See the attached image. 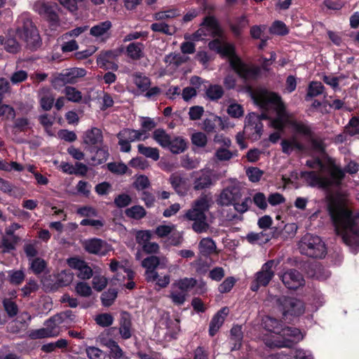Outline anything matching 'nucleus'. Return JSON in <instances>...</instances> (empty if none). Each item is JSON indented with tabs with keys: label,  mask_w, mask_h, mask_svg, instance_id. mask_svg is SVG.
I'll use <instances>...</instances> for the list:
<instances>
[{
	"label": "nucleus",
	"mask_w": 359,
	"mask_h": 359,
	"mask_svg": "<svg viewBox=\"0 0 359 359\" xmlns=\"http://www.w3.org/2000/svg\"><path fill=\"white\" fill-rule=\"evenodd\" d=\"M256 100L262 107L273 109V111L276 114L275 117L271 115L265 116L271 119V127L281 130L287 126L294 133L306 139L311 137L313 132L311 128L305 123L296 121L293 116L285 110V107L278 95L269 91H261L257 95Z\"/></svg>",
	"instance_id": "1"
},
{
	"label": "nucleus",
	"mask_w": 359,
	"mask_h": 359,
	"mask_svg": "<svg viewBox=\"0 0 359 359\" xmlns=\"http://www.w3.org/2000/svg\"><path fill=\"white\" fill-rule=\"evenodd\" d=\"M338 236L344 243L354 249L359 247V212L340 207L331 212Z\"/></svg>",
	"instance_id": "2"
},
{
	"label": "nucleus",
	"mask_w": 359,
	"mask_h": 359,
	"mask_svg": "<svg viewBox=\"0 0 359 359\" xmlns=\"http://www.w3.org/2000/svg\"><path fill=\"white\" fill-rule=\"evenodd\" d=\"M306 165L316 170L302 172L301 177L312 187L326 188L339 184L344 177V170L339 166L331 163L327 169L319 158L307 161Z\"/></svg>",
	"instance_id": "3"
},
{
	"label": "nucleus",
	"mask_w": 359,
	"mask_h": 359,
	"mask_svg": "<svg viewBox=\"0 0 359 359\" xmlns=\"http://www.w3.org/2000/svg\"><path fill=\"white\" fill-rule=\"evenodd\" d=\"M266 330L270 332V338L264 339L265 344L270 348L290 347L303 339V334L297 328L285 327L276 319L266 316L263 320Z\"/></svg>",
	"instance_id": "4"
},
{
	"label": "nucleus",
	"mask_w": 359,
	"mask_h": 359,
	"mask_svg": "<svg viewBox=\"0 0 359 359\" xmlns=\"http://www.w3.org/2000/svg\"><path fill=\"white\" fill-rule=\"evenodd\" d=\"M211 50H215L223 56L229 57L231 67L244 79H254L259 73V68L245 64L234 54L232 45L226 41L215 39L209 43Z\"/></svg>",
	"instance_id": "5"
},
{
	"label": "nucleus",
	"mask_w": 359,
	"mask_h": 359,
	"mask_svg": "<svg viewBox=\"0 0 359 359\" xmlns=\"http://www.w3.org/2000/svg\"><path fill=\"white\" fill-rule=\"evenodd\" d=\"M210 202L208 196H201L192 203L191 208L184 215L187 219L193 222L192 229L197 233H208L211 230L205 215L210 209Z\"/></svg>",
	"instance_id": "6"
},
{
	"label": "nucleus",
	"mask_w": 359,
	"mask_h": 359,
	"mask_svg": "<svg viewBox=\"0 0 359 359\" xmlns=\"http://www.w3.org/2000/svg\"><path fill=\"white\" fill-rule=\"evenodd\" d=\"M261 91H267L264 89H258L252 93V99L256 104H257L264 112L260 115L255 113H250L245 117V126L243 133L248 136V138L252 140H257L260 138L263 131V124L261 122L262 119H269L270 125L271 126V119L266 117V115H271L273 117L276 116L273 109L262 107L256 100V97Z\"/></svg>",
	"instance_id": "7"
},
{
	"label": "nucleus",
	"mask_w": 359,
	"mask_h": 359,
	"mask_svg": "<svg viewBox=\"0 0 359 359\" xmlns=\"http://www.w3.org/2000/svg\"><path fill=\"white\" fill-rule=\"evenodd\" d=\"M16 37L25 41L31 48L39 45V35L27 14L21 15L17 20Z\"/></svg>",
	"instance_id": "8"
},
{
	"label": "nucleus",
	"mask_w": 359,
	"mask_h": 359,
	"mask_svg": "<svg viewBox=\"0 0 359 359\" xmlns=\"http://www.w3.org/2000/svg\"><path fill=\"white\" fill-rule=\"evenodd\" d=\"M299 248L302 254L311 257L323 258L326 255V248L322 239L309 233L302 237Z\"/></svg>",
	"instance_id": "9"
},
{
	"label": "nucleus",
	"mask_w": 359,
	"mask_h": 359,
	"mask_svg": "<svg viewBox=\"0 0 359 359\" xmlns=\"http://www.w3.org/2000/svg\"><path fill=\"white\" fill-rule=\"evenodd\" d=\"M63 322L62 314L55 315L45 323V327L32 333L34 338L41 339L56 337L60 334V325Z\"/></svg>",
	"instance_id": "10"
},
{
	"label": "nucleus",
	"mask_w": 359,
	"mask_h": 359,
	"mask_svg": "<svg viewBox=\"0 0 359 359\" xmlns=\"http://www.w3.org/2000/svg\"><path fill=\"white\" fill-rule=\"evenodd\" d=\"M220 32L217 22L212 16L205 18L201 27L193 34V39L203 40V36L219 35Z\"/></svg>",
	"instance_id": "11"
},
{
	"label": "nucleus",
	"mask_w": 359,
	"mask_h": 359,
	"mask_svg": "<svg viewBox=\"0 0 359 359\" xmlns=\"http://www.w3.org/2000/svg\"><path fill=\"white\" fill-rule=\"evenodd\" d=\"M279 260L271 259L264 264L260 271L256 273V281L262 286H266L273 278Z\"/></svg>",
	"instance_id": "12"
},
{
	"label": "nucleus",
	"mask_w": 359,
	"mask_h": 359,
	"mask_svg": "<svg viewBox=\"0 0 359 359\" xmlns=\"http://www.w3.org/2000/svg\"><path fill=\"white\" fill-rule=\"evenodd\" d=\"M277 301L282 306L283 314L299 316L304 313V306L302 301L292 297H283Z\"/></svg>",
	"instance_id": "13"
},
{
	"label": "nucleus",
	"mask_w": 359,
	"mask_h": 359,
	"mask_svg": "<svg viewBox=\"0 0 359 359\" xmlns=\"http://www.w3.org/2000/svg\"><path fill=\"white\" fill-rule=\"evenodd\" d=\"M85 250L94 255L104 256L112 250L111 245L100 238H91L83 242Z\"/></svg>",
	"instance_id": "14"
},
{
	"label": "nucleus",
	"mask_w": 359,
	"mask_h": 359,
	"mask_svg": "<svg viewBox=\"0 0 359 359\" xmlns=\"http://www.w3.org/2000/svg\"><path fill=\"white\" fill-rule=\"evenodd\" d=\"M280 278L283 284L290 290H297L305 283L302 275L294 269L287 270L280 276Z\"/></svg>",
	"instance_id": "15"
},
{
	"label": "nucleus",
	"mask_w": 359,
	"mask_h": 359,
	"mask_svg": "<svg viewBox=\"0 0 359 359\" xmlns=\"http://www.w3.org/2000/svg\"><path fill=\"white\" fill-rule=\"evenodd\" d=\"M68 265L77 271L76 276L83 280L89 279L93 276L92 269L87 263L77 257H72L67 259Z\"/></svg>",
	"instance_id": "16"
},
{
	"label": "nucleus",
	"mask_w": 359,
	"mask_h": 359,
	"mask_svg": "<svg viewBox=\"0 0 359 359\" xmlns=\"http://www.w3.org/2000/svg\"><path fill=\"white\" fill-rule=\"evenodd\" d=\"M159 264V257L156 256H150L142 261L141 265L146 269L145 278L147 281H156L158 278V273L156 271V269Z\"/></svg>",
	"instance_id": "17"
},
{
	"label": "nucleus",
	"mask_w": 359,
	"mask_h": 359,
	"mask_svg": "<svg viewBox=\"0 0 359 359\" xmlns=\"http://www.w3.org/2000/svg\"><path fill=\"white\" fill-rule=\"evenodd\" d=\"M241 197V193L240 189L236 187H230L223 190L218 201L222 205H233Z\"/></svg>",
	"instance_id": "18"
},
{
	"label": "nucleus",
	"mask_w": 359,
	"mask_h": 359,
	"mask_svg": "<svg viewBox=\"0 0 359 359\" xmlns=\"http://www.w3.org/2000/svg\"><path fill=\"white\" fill-rule=\"evenodd\" d=\"M86 74V72L84 69L72 68L60 73L57 79L64 83H74L77 82L78 79L84 76Z\"/></svg>",
	"instance_id": "19"
},
{
	"label": "nucleus",
	"mask_w": 359,
	"mask_h": 359,
	"mask_svg": "<svg viewBox=\"0 0 359 359\" xmlns=\"http://www.w3.org/2000/svg\"><path fill=\"white\" fill-rule=\"evenodd\" d=\"M56 8V5L48 4L43 1H38L34 6L35 11L53 22L57 20V15L55 13Z\"/></svg>",
	"instance_id": "20"
},
{
	"label": "nucleus",
	"mask_w": 359,
	"mask_h": 359,
	"mask_svg": "<svg viewBox=\"0 0 359 359\" xmlns=\"http://www.w3.org/2000/svg\"><path fill=\"white\" fill-rule=\"evenodd\" d=\"M83 143L88 146H101L103 144V135L100 129L93 128L85 132L83 137Z\"/></svg>",
	"instance_id": "21"
},
{
	"label": "nucleus",
	"mask_w": 359,
	"mask_h": 359,
	"mask_svg": "<svg viewBox=\"0 0 359 359\" xmlns=\"http://www.w3.org/2000/svg\"><path fill=\"white\" fill-rule=\"evenodd\" d=\"M111 27V22L107 20L91 27L90 33L96 39L104 41L109 37Z\"/></svg>",
	"instance_id": "22"
},
{
	"label": "nucleus",
	"mask_w": 359,
	"mask_h": 359,
	"mask_svg": "<svg viewBox=\"0 0 359 359\" xmlns=\"http://www.w3.org/2000/svg\"><path fill=\"white\" fill-rule=\"evenodd\" d=\"M228 309L224 308L218 311L212 318L209 327V334L210 336L212 337L217 332L220 327L224 323V319L228 315Z\"/></svg>",
	"instance_id": "23"
},
{
	"label": "nucleus",
	"mask_w": 359,
	"mask_h": 359,
	"mask_svg": "<svg viewBox=\"0 0 359 359\" xmlns=\"http://www.w3.org/2000/svg\"><path fill=\"white\" fill-rule=\"evenodd\" d=\"M115 56L116 55L112 51L103 53L97 57V65L104 69L116 71L118 68V65L111 61Z\"/></svg>",
	"instance_id": "24"
},
{
	"label": "nucleus",
	"mask_w": 359,
	"mask_h": 359,
	"mask_svg": "<svg viewBox=\"0 0 359 359\" xmlns=\"http://www.w3.org/2000/svg\"><path fill=\"white\" fill-rule=\"evenodd\" d=\"M282 151L283 153L290 154L294 151H304L305 146L300 143L296 137H292L281 142Z\"/></svg>",
	"instance_id": "25"
},
{
	"label": "nucleus",
	"mask_w": 359,
	"mask_h": 359,
	"mask_svg": "<svg viewBox=\"0 0 359 359\" xmlns=\"http://www.w3.org/2000/svg\"><path fill=\"white\" fill-rule=\"evenodd\" d=\"M117 137H121L129 142L145 140L147 136L145 135V131L136 130L129 128H125L121 130Z\"/></svg>",
	"instance_id": "26"
},
{
	"label": "nucleus",
	"mask_w": 359,
	"mask_h": 359,
	"mask_svg": "<svg viewBox=\"0 0 359 359\" xmlns=\"http://www.w3.org/2000/svg\"><path fill=\"white\" fill-rule=\"evenodd\" d=\"M170 182L179 194H184L188 189L187 179L179 174H172L170 177Z\"/></svg>",
	"instance_id": "27"
},
{
	"label": "nucleus",
	"mask_w": 359,
	"mask_h": 359,
	"mask_svg": "<svg viewBox=\"0 0 359 359\" xmlns=\"http://www.w3.org/2000/svg\"><path fill=\"white\" fill-rule=\"evenodd\" d=\"M170 140L166 149H168L172 154H180L187 149V142L182 137L174 136L171 137Z\"/></svg>",
	"instance_id": "28"
},
{
	"label": "nucleus",
	"mask_w": 359,
	"mask_h": 359,
	"mask_svg": "<svg viewBox=\"0 0 359 359\" xmlns=\"http://www.w3.org/2000/svg\"><path fill=\"white\" fill-rule=\"evenodd\" d=\"M230 147H219L215 150L214 157L217 161H228L238 156V151L229 149Z\"/></svg>",
	"instance_id": "29"
},
{
	"label": "nucleus",
	"mask_w": 359,
	"mask_h": 359,
	"mask_svg": "<svg viewBox=\"0 0 359 359\" xmlns=\"http://www.w3.org/2000/svg\"><path fill=\"white\" fill-rule=\"evenodd\" d=\"M144 46L142 43H130L126 48V53L133 60H140L144 56Z\"/></svg>",
	"instance_id": "30"
},
{
	"label": "nucleus",
	"mask_w": 359,
	"mask_h": 359,
	"mask_svg": "<svg viewBox=\"0 0 359 359\" xmlns=\"http://www.w3.org/2000/svg\"><path fill=\"white\" fill-rule=\"evenodd\" d=\"M119 333L123 339H127L131 337V322L128 313L121 314Z\"/></svg>",
	"instance_id": "31"
},
{
	"label": "nucleus",
	"mask_w": 359,
	"mask_h": 359,
	"mask_svg": "<svg viewBox=\"0 0 359 359\" xmlns=\"http://www.w3.org/2000/svg\"><path fill=\"white\" fill-rule=\"evenodd\" d=\"M168 297L175 305L182 306L186 302L188 295L172 285Z\"/></svg>",
	"instance_id": "32"
},
{
	"label": "nucleus",
	"mask_w": 359,
	"mask_h": 359,
	"mask_svg": "<svg viewBox=\"0 0 359 359\" xmlns=\"http://www.w3.org/2000/svg\"><path fill=\"white\" fill-rule=\"evenodd\" d=\"M153 139L163 148L166 149L172 137L163 129L158 128L153 133Z\"/></svg>",
	"instance_id": "33"
},
{
	"label": "nucleus",
	"mask_w": 359,
	"mask_h": 359,
	"mask_svg": "<svg viewBox=\"0 0 359 359\" xmlns=\"http://www.w3.org/2000/svg\"><path fill=\"white\" fill-rule=\"evenodd\" d=\"M196 284V279L193 278H184L175 281L172 285L188 295L189 291L192 289Z\"/></svg>",
	"instance_id": "34"
},
{
	"label": "nucleus",
	"mask_w": 359,
	"mask_h": 359,
	"mask_svg": "<svg viewBox=\"0 0 359 359\" xmlns=\"http://www.w3.org/2000/svg\"><path fill=\"white\" fill-rule=\"evenodd\" d=\"M198 248L201 254L208 255L215 250L216 244L212 238H204L199 242Z\"/></svg>",
	"instance_id": "35"
},
{
	"label": "nucleus",
	"mask_w": 359,
	"mask_h": 359,
	"mask_svg": "<svg viewBox=\"0 0 359 359\" xmlns=\"http://www.w3.org/2000/svg\"><path fill=\"white\" fill-rule=\"evenodd\" d=\"M138 152L147 158H149L155 161L159 159V151L157 148L144 146V144H138Z\"/></svg>",
	"instance_id": "36"
},
{
	"label": "nucleus",
	"mask_w": 359,
	"mask_h": 359,
	"mask_svg": "<svg viewBox=\"0 0 359 359\" xmlns=\"http://www.w3.org/2000/svg\"><path fill=\"white\" fill-rule=\"evenodd\" d=\"M134 83L142 92L147 90L150 86V79L141 73H135L133 75Z\"/></svg>",
	"instance_id": "37"
},
{
	"label": "nucleus",
	"mask_w": 359,
	"mask_h": 359,
	"mask_svg": "<svg viewBox=\"0 0 359 359\" xmlns=\"http://www.w3.org/2000/svg\"><path fill=\"white\" fill-rule=\"evenodd\" d=\"M86 353L89 359H111L107 353L95 346H88Z\"/></svg>",
	"instance_id": "38"
},
{
	"label": "nucleus",
	"mask_w": 359,
	"mask_h": 359,
	"mask_svg": "<svg viewBox=\"0 0 359 359\" xmlns=\"http://www.w3.org/2000/svg\"><path fill=\"white\" fill-rule=\"evenodd\" d=\"M97 149L95 156H92L91 160L95 164H101L105 162L109 156L108 147L107 146L101 145Z\"/></svg>",
	"instance_id": "39"
},
{
	"label": "nucleus",
	"mask_w": 359,
	"mask_h": 359,
	"mask_svg": "<svg viewBox=\"0 0 359 359\" xmlns=\"http://www.w3.org/2000/svg\"><path fill=\"white\" fill-rule=\"evenodd\" d=\"M217 122L222 123L221 117L213 116L210 118H205L203 122L202 129L207 133L215 132L217 126Z\"/></svg>",
	"instance_id": "40"
},
{
	"label": "nucleus",
	"mask_w": 359,
	"mask_h": 359,
	"mask_svg": "<svg viewBox=\"0 0 359 359\" xmlns=\"http://www.w3.org/2000/svg\"><path fill=\"white\" fill-rule=\"evenodd\" d=\"M68 346V341L65 339H60L55 342H51L46 344H44L41 349L44 352L50 353L54 351L57 348L58 349H64Z\"/></svg>",
	"instance_id": "41"
},
{
	"label": "nucleus",
	"mask_w": 359,
	"mask_h": 359,
	"mask_svg": "<svg viewBox=\"0 0 359 359\" xmlns=\"http://www.w3.org/2000/svg\"><path fill=\"white\" fill-rule=\"evenodd\" d=\"M128 266V262L127 260L118 262L116 259H111L109 264V268L111 271L115 272L119 269H123L128 273L129 278H131L133 276V273L131 271L127 269Z\"/></svg>",
	"instance_id": "42"
},
{
	"label": "nucleus",
	"mask_w": 359,
	"mask_h": 359,
	"mask_svg": "<svg viewBox=\"0 0 359 359\" xmlns=\"http://www.w3.org/2000/svg\"><path fill=\"white\" fill-rule=\"evenodd\" d=\"M167 334L175 338L180 330V320L178 318H169L166 321Z\"/></svg>",
	"instance_id": "43"
},
{
	"label": "nucleus",
	"mask_w": 359,
	"mask_h": 359,
	"mask_svg": "<svg viewBox=\"0 0 359 359\" xmlns=\"http://www.w3.org/2000/svg\"><path fill=\"white\" fill-rule=\"evenodd\" d=\"M15 116V112L14 109L0 102V119L9 120L13 119Z\"/></svg>",
	"instance_id": "44"
},
{
	"label": "nucleus",
	"mask_w": 359,
	"mask_h": 359,
	"mask_svg": "<svg viewBox=\"0 0 359 359\" xmlns=\"http://www.w3.org/2000/svg\"><path fill=\"white\" fill-rule=\"evenodd\" d=\"M231 340L235 341V345L233 349H238L241 346L243 339L242 327L239 325H236L231 330Z\"/></svg>",
	"instance_id": "45"
},
{
	"label": "nucleus",
	"mask_w": 359,
	"mask_h": 359,
	"mask_svg": "<svg viewBox=\"0 0 359 359\" xmlns=\"http://www.w3.org/2000/svg\"><path fill=\"white\" fill-rule=\"evenodd\" d=\"M324 86L320 82L312 81L308 88L307 97H316L323 93Z\"/></svg>",
	"instance_id": "46"
},
{
	"label": "nucleus",
	"mask_w": 359,
	"mask_h": 359,
	"mask_svg": "<svg viewBox=\"0 0 359 359\" xmlns=\"http://www.w3.org/2000/svg\"><path fill=\"white\" fill-rule=\"evenodd\" d=\"M191 140L193 144L202 148L207 144L208 137L205 133L196 132L191 135Z\"/></svg>",
	"instance_id": "47"
},
{
	"label": "nucleus",
	"mask_w": 359,
	"mask_h": 359,
	"mask_svg": "<svg viewBox=\"0 0 359 359\" xmlns=\"http://www.w3.org/2000/svg\"><path fill=\"white\" fill-rule=\"evenodd\" d=\"M151 29L155 32H160L167 35H172L173 30L168 24L165 22H155L151 25Z\"/></svg>",
	"instance_id": "48"
},
{
	"label": "nucleus",
	"mask_w": 359,
	"mask_h": 359,
	"mask_svg": "<svg viewBox=\"0 0 359 359\" xmlns=\"http://www.w3.org/2000/svg\"><path fill=\"white\" fill-rule=\"evenodd\" d=\"M105 346L109 348L113 357L116 359H121L123 357V352L118 344L114 340H109Z\"/></svg>",
	"instance_id": "49"
},
{
	"label": "nucleus",
	"mask_w": 359,
	"mask_h": 359,
	"mask_svg": "<svg viewBox=\"0 0 359 359\" xmlns=\"http://www.w3.org/2000/svg\"><path fill=\"white\" fill-rule=\"evenodd\" d=\"M126 214L128 217L139 219L144 217L146 212L143 207L140 205H135L126 210Z\"/></svg>",
	"instance_id": "50"
},
{
	"label": "nucleus",
	"mask_w": 359,
	"mask_h": 359,
	"mask_svg": "<svg viewBox=\"0 0 359 359\" xmlns=\"http://www.w3.org/2000/svg\"><path fill=\"white\" fill-rule=\"evenodd\" d=\"M188 60L187 57L182 55L180 54L171 53L165 57V62L170 65L173 64L176 66H178Z\"/></svg>",
	"instance_id": "51"
},
{
	"label": "nucleus",
	"mask_w": 359,
	"mask_h": 359,
	"mask_svg": "<svg viewBox=\"0 0 359 359\" xmlns=\"http://www.w3.org/2000/svg\"><path fill=\"white\" fill-rule=\"evenodd\" d=\"M75 291L81 297H88L92 294L90 286L84 282L77 283L75 286Z\"/></svg>",
	"instance_id": "52"
},
{
	"label": "nucleus",
	"mask_w": 359,
	"mask_h": 359,
	"mask_svg": "<svg viewBox=\"0 0 359 359\" xmlns=\"http://www.w3.org/2000/svg\"><path fill=\"white\" fill-rule=\"evenodd\" d=\"M117 292L114 289H109L102 294L101 299L104 306H109L111 305L116 298Z\"/></svg>",
	"instance_id": "53"
},
{
	"label": "nucleus",
	"mask_w": 359,
	"mask_h": 359,
	"mask_svg": "<svg viewBox=\"0 0 359 359\" xmlns=\"http://www.w3.org/2000/svg\"><path fill=\"white\" fill-rule=\"evenodd\" d=\"M18 238L15 236L13 237H4L1 241V247L3 248L4 252H8L15 248V245L18 242Z\"/></svg>",
	"instance_id": "54"
},
{
	"label": "nucleus",
	"mask_w": 359,
	"mask_h": 359,
	"mask_svg": "<svg viewBox=\"0 0 359 359\" xmlns=\"http://www.w3.org/2000/svg\"><path fill=\"white\" fill-rule=\"evenodd\" d=\"M223 93L222 88L218 85L211 86L206 90L207 96L212 100L219 99Z\"/></svg>",
	"instance_id": "55"
},
{
	"label": "nucleus",
	"mask_w": 359,
	"mask_h": 359,
	"mask_svg": "<svg viewBox=\"0 0 359 359\" xmlns=\"http://www.w3.org/2000/svg\"><path fill=\"white\" fill-rule=\"evenodd\" d=\"M65 93L68 100L71 102H78L82 98L81 93L73 87H66Z\"/></svg>",
	"instance_id": "56"
},
{
	"label": "nucleus",
	"mask_w": 359,
	"mask_h": 359,
	"mask_svg": "<svg viewBox=\"0 0 359 359\" xmlns=\"http://www.w3.org/2000/svg\"><path fill=\"white\" fill-rule=\"evenodd\" d=\"M179 15H180V13L177 10L170 9L168 11H160V12L156 13L154 15V18L156 20H162L168 19V18H173Z\"/></svg>",
	"instance_id": "57"
},
{
	"label": "nucleus",
	"mask_w": 359,
	"mask_h": 359,
	"mask_svg": "<svg viewBox=\"0 0 359 359\" xmlns=\"http://www.w3.org/2000/svg\"><path fill=\"white\" fill-rule=\"evenodd\" d=\"M227 113L231 117L240 118L243 116L244 110L242 105L237 103H232L228 107Z\"/></svg>",
	"instance_id": "58"
},
{
	"label": "nucleus",
	"mask_w": 359,
	"mask_h": 359,
	"mask_svg": "<svg viewBox=\"0 0 359 359\" xmlns=\"http://www.w3.org/2000/svg\"><path fill=\"white\" fill-rule=\"evenodd\" d=\"M5 311L10 317H13L17 315L18 308L16 304L10 299H5L3 302Z\"/></svg>",
	"instance_id": "59"
},
{
	"label": "nucleus",
	"mask_w": 359,
	"mask_h": 359,
	"mask_svg": "<svg viewBox=\"0 0 359 359\" xmlns=\"http://www.w3.org/2000/svg\"><path fill=\"white\" fill-rule=\"evenodd\" d=\"M54 102V97L49 93L44 94L41 95L40 97V106L41 107L45 110L48 111L50 110L52 107Z\"/></svg>",
	"instance_id": "60"
},
{
	"label": "nucleus",
	"mask_w": 359,
	"mask_h": 359,
	"mask_svg": "<svg viewBox=\"0 0 359 359\" xmlns=\"http://www.w3.org/2000/svg\"><path fill=\"white\" fill-rule=\"evenodd\" d=\"M236 279L232 277H227L218 287V290L221 293H226L231 291L236 283Z\"/></svg>",
	"instance_id": "61"
},
{
	"label": "nucleus",
	"mask_w": 359,
	"mask_h": 359,
	"mask_svg": "<svg viewBox=\"0 0 359 359\" xmlns=\"http://www.w3.org/2000/svg\"><path fill=\"white\" fill-rule=\"evenodd\" d=\"M212 184V180L210 176L203 175L198 178L194 182V189L196 190H201L209 187Z\"/></svg>",
	"instance_id": "62"
},
{
	"label": "nucleus",
	"mask_w": 359,
	"mask_h": 359,
	"mask_svg": "<svg viewBox=\"0 0 359 359\" xmlns=\"http://www.w3.org/2000/svg\"><path fill=\"white\" fill-rule=\"evenodd\" d=\"M359 118L358 117H353L348 125L345 128V133L353 136L355 134H359Z\"/></svg>",
	"instance_id": "63"
},
{
	"label": "nucleus",
	"mask_w": 359,
	"mask_h": 359,
	"mask_svg": "<svg viewBox=\"0 0 359 359\" xmlns=\"http://www.w3.org/2000/svg\"><path fill=\"white\" fill-rule=\"evenodd\" d=\"M308 140L309 141L311 148L313 151L319 154H323L324 152L325 145L321 140L315 138L312 135L311 137H309Z\"/></svg>",
	"instance_id": "64"
}]
</instances>
